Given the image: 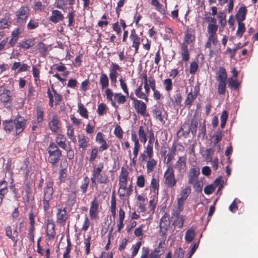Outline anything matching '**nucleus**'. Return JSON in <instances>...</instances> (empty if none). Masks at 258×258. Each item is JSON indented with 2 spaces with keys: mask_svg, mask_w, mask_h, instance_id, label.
Wrapping results in <instances>:
<instances>
[{
  "mask_svg": "<svg viewBox=\"0 0 258 258\" xmlns=\"http://www.w3.org/2000/svg\"><path fill=\"white\" fill-rule=\"evenodd\" d=\"M27 120L21 116H17L14 119L3 121L4 128L8 133L14 132L16 136L19 135L26 126Z\"/></svg>",
  "mask_w": 258,
  "mask_h": 258,
  "instance_id": "nucleus-1",
  "label": "nucleus"
},
{
  "mask_svg": "<svg viewBox=\"0 0 258 258\" xmlns=\"http://www.w3.org/2000/svg\"><path fill=\"white\" fill-rule=\"evenodd\" d=\"M104 167V165L103 162H100L97 165H93L92 175L90 178L93 186L96 185L97 183L106 184L110 182L109 175L106 171H103Z\"/></svg>",
  "mask_w": 258,
  "mask_h": 258,
  "instance_id": "nucleus-2",
  "label": "nucleus"
},
{
  "mask_svg": "<svg viewBox=\"0 0 258 258\" xmlns=\"http://www.w3.org/2000/svg\"><path fill=\"white\" fill-rule=\"evenodd\" d=\"M47 151L48 154V162L52 167L57 166L62 156V151L53 141L50 142Z\"/></svg>",
  "mask_w": 258,
  "mask_h": 258,
  "instance_id": "nucleus-3",
  "label": "nucleus"
},
{
  "mask_svg": "<svg viewBox=\"0 0 258 258\" xmlns=\"http://www.w3.org/2000/svg\"><path fill=\"white\" fill-rule=\"evenodd\" d=\"M53 181L52 179L47 180L43 188V207L45 212L48 211L50 208V202L53 198L54 193Z\"/></svg>",
  "mask_w": 258,
  "mask_h": 258,
  "instance_id": "nucleus-4",
  "label": "nucleus"
},
{
  "mask_svg": "<svg viewBox=\"0 0 258 258\" xmlns=\"http://www.w3.org/2000/svg\"><path fill=\"white\" fill-rule=\"evenodd\" d=\"M164 183L169 188H173L176 186L177 180L175 177L173 166L171 165L167 166L163 174Z\"/></svg>",
  "mask_w": 258,
  "mask_h": 258,
  "instance_id": "nucleus-5",
  "label": "nucleus"
},
{
  "mask_svg": "<svg viewBox=\"0 0 258 258\" xmlns=\"http://www.w3.org/2000/svg\"><path fill=\"white\" fill-rule=\"evenodd\" d=\"M130 99L132 100V105L137 113L142 116H149V113H147V105L143 101L137 99L132 93L130 95Z\"/></svg>",
  "mask_w": 258,
  "mask_h": 258,
  "instance_id": "nucleus-6",
  "label": "nucleus"
},
{
  "mask_svg": "<svg viewBox=\"0 0 258 258\" xmlns=\"http://www.w3.org/2000/svg\"><path fill=\"white\" fill-rule=\"evenodd\" d=\"M152 113L156 120L159 121L162 124L165 123V120L164 118L165 117V119H167L168 115L162 104L159 103L154 105L152 110Z\"/></svg>",
  "mask_w": 258,
  "mask_h": 258,
  "instance_id": "nucleus-7",
  "label": "nucleus"
},
{
  "mask_svg": "<svg viewBox=\"0 0 258 258\" xmlns=\"http://www.w3.org/2000/svg\"><path fill=\"white\" fill-rule=\"evenodd\" d=\"M170 216L169 214L167 213H164L163 216L160 219V235L163 237V239H165L166 235L167 230L170 226Z\"/></svg>",
  "mask_w": 258,
  "mask_h": 258,
  "instance_id": "nucleus-8",
  "label": "nucleus"
},
{
  "mask_svg": "<svg viewBox=\"0 0 258 258\" xmlns=\"http://www.w3.org/2000/svg\"><path fill=\"white\" fill-rule=\"evenodd\" d=\"M30 9L26 6H22L16 12L17 23H25L29 15Z\"/></svg>",
  "mask_w": 258,
  "mask_h": 258,
  "instance_id": "nucleus-9",
  "label": "nucleus"
},
{
  "mask_svg": "<svg viewBox=\"0 0 258 258\" xmlns=\"http://www.w3.org/2000/svg\"><path fill=\"white\" fill-rule=\"evenodd\" d=\"M198 122L195 118H192L190 124L186 123H184L180 127V131H183V135H188L191 132L193 136H195L197 133Z\"/></svg>",
  "mask_w": 258,
  "mask_h": 258,
  "instance_id": "nucleus-10",
  "label": "nucleus"
},
{
  "mask_svg": "<svg viewBox=\"0 0 258 258\" xmlns=\"http://www.w3.org/2000/svg\"><path fill=\"white\" fill-rule=\"evenodd\" d=\"M119 189L118 190V194L121 200H124L128 199L133 192L132 183L127 186V184L118 185Z\"/></svg>",
  "mask_w": 258,
  "mask_h": 258,
  "instance_id": "nucleus-11",
  "label": "nucleus"
},
{
  "mask_svg": "<svg viewBox=\"0 0 258 258\" xmlns=\"http://www.w3.org/2000/svg\"><path fill=\"white\" fill-rule=\"evenodd\" d=\"M200 174V169L198 167H191L188 175V182L189 184L194 185V187H196L197 184L199 185V181L198 176Z\"/></svg>",
  "mask_w": 258,
  "mask_h": 258,
  "instance_id": "nucleus-12",
  "label": "nucleus"
},
{
  "mask_svg": "<svg viewBox=\"0 0 258 258\" xmlns=\"http://www.w3.org/2000/svg\"><path fill=\"white\" fill-rule=\"evenodd\" d=\"M56 222L60 225H64L69 219V215L66 208H59L56 210Z\"/></svg>",
  "mask_w": 258,
  "mask_h": 258,
  "instance_id": "nucleus-13",
  "label": "nucleus"
},
{
  "mask_svg": "<svg viewBox=\"0 0 258 258\" xmlns=\"http://www.w3.org/2000/svg\"><path fill=\"white\" fill-rule=\"evenodd\" d=\"M186 160V157H179L174 165L175 168L177 170L179 176H181V177H183L184 173L187 169Z\"/></svg>",
  "mask_w": 258,
  "mask_h": 258,
  "instance_id": "nucleus-14",
  "label": "nucleus"
},
{
  "mask_svg": "<svg viewBox=\"0 0 258 258\" xmlns=\"http://www.w3.org/2000/svg\"><path fill=\"white\" fill-rule=\"evenodd\" d=\"M129 38L132 43V46L134 48L135 52L136 53H138L139 46L141 43V38L136 33L135 29H133L131 31Z\"/></svg>",
  "mask_w": 258,
  "mask_h": 258,
  "instance_id": "nucleus-15",
  "label": "nucleus"
},
{
  "mask_svg": "<svg viewBox=\"0 0 258 258\" xmlns=\"http://www.w3.org/2000/svg\"><path fill=\"white\" fill-rule=\"evenodd\" d=\"M117 71H122L121 68L118 64L112 62L109 74V78L112 84H115L117 82Z\"/></svg>",
  "mask_w": 258,
  "mask_h": 258,
  "instance_id": "nucleus-16",
  "label": "nucleus"
},
{
  "mask_svg": "<svg viewBox=\"0 0 258 258\" xmlns=\"http://www.w3.org/2000/svg\"><path fill=\"white\" fill-rule=\"evenodd\" d=\"M55 225L52 220H48L46 224V239L47 240L54 239L56 236Z\"/></svg>",
  "mask_w": 258,
  "mask_h": 258,
  "instance_id": "nucleus-17",
  "label": "nucleus"
},
{
  "mask_svg": "<svg viewBox=\"0 0 258 258\" xmlns=\"http://www.w3.org/2000/svg\"><path fill=\"white\" fill-rule=\"evenodd\" d=\"M149 130L148 127L146 125L145 123L144 125H142L139 126L138 130V136L139 138L140 141L145 144L147 141V134L149 135Z\"/></svg>",
  "mask_w": 258,
  "mask_h": 258,
  "instance_id": "nucleus-18",
  "label": "nucleus"
},
{
  "mask_svg": "<svg viewBox=\"0 0 258 258\" xmlns=\"http://www.w3.org/2000/svg\"><path fill=\"white\" fill-rule=\"evenodd\" d=\"M99 204L97 198L95 197L91 202V206L89 210V215L91 220L97 218L98 216L97 210L98 209Z\"/></svg>",
  "mask_w": 258,
  "mask_h": 258,
  "instance_id": "nucleus-19",
  "label": "nucleus"
},
{
  "mask_svg": "<svg viewBox=\"0 0 258 258\" xmlns=\"http://www.w3.org/2000/svg\"><path fill=\"white\" fill-rule=\"evenodd\" d=\"M103 136L104 135L101 132H98L95 138L96 142L97 143L101 145L99 148V151L100 152H102L103 151L106 150L109 147L106 141L104 139Z\"/></svg>",
  "mask_w": 258,
  "mask_h": 258,
  "instance_id": "nucleus-20",
  "label": "nucleus"
},
{
  "mask_svg": "<svg viewBox=\"0 0 258 258\" xmlns=\"http://www.w3.org/2000/svg\"><path fill=\"white\" fill-rule=\"evenodd\" d=\"M195 39V31L191 29H187L185 33L183 41L181 44L187 46L192 43Z\"/></svg>",
  "mask_w": 258,
  "mask_h": 258,
  "instance_id": "nucleus-21",
  "label": "nucleus"
},
{
  "mask_svg": "<svg viewBox=\"0 0 258 258\" xmlns=\"http://www.w3.org/2000/svg\"><path fill=\"white\" fill-rule=\"evenodd\" d=\"M129 172L124 167H122L119 175L118 185L127 184Z\"/></svg>",
  "mask_w": 258,
  "mask_h": 258,
  "instance_id": "nucleus-22",
  "label": "nucleus"
},
{
  "mask_svg": "<svg viewBox=\"0 0 258 258\" xmlns=\"http://www.w3.org/2000/svg\"><path fill=\"white\" fill-rule=\"evenodd\" d=\"M63 18V15L60 11L57 10H54L51 12V15L50 16L49 20L54 24H56L62 21Z\"/></svg>",
  "mask_w": 258,
  "mask_h": 258,
  "instance_id": "nucleus-23",
  "label": "nucleus"
},
{
  "mask_svg": "<svg viewBox=\"0 0 258 258\" xmlns=\"http://www.w3.org/2000/svg\"><path fill=\"white\" fill-rule=\"evenodd\" d=\"M59 120L58 116L54 114L52 116L51 120L49 121L48 125L50 130L53 133H57L59 128Z\"/></svg>",
  "mask_w": 258,
  "mask_h": 258,
  "instance_id": "nucleus-24",
  "label": "nucleus"
},
{
  "mask_svg": "<svg viewBox=\"0 0 258 258\" xmlns=\"http://www.w3.org/2000/svg\"><path fill=\"white\" fill-rule=\"evenodd\" d=\"M154 153H150L148 156V160L147 161V172L150 173L153 171L155 167L157 165V160L153 158Z\"/></svg>",
  "mask_w": 258,
  "mask_h": 258,
  "instance_id": "nucleus-25",
  "label": "nucleus"
},
{
  "mask_svg": "<svg viewBox=\"0 0 258 258\" xmlns=\"http://www.w3.org/2000/svg\"><path fill=\"white\" fill-rule=\"evenodd\" d=\"M149 140L148 142V144L145 149H146V152L148 153V154L150 153H154L153 151V143L155 141V137L154 133L152 129L150 130L149 131V136H148Z\"/></svg>",
  "mask_w": 258,
  "mask_h": 258,
  "instance_id": "nucleus-26",
  "label": "nucleus"
},
{
  "mask_svg": "<svg viewBox=\"0 0 258 258\" xmlns=\"http://www.w3.org/2000/svg\"><path fill=\"white\" fill-rule=\"evenodd\" d=\"M11 92L4 87L0 88V99L4 103H7L11 99Z\"/></svg>",
  "mask_w": 258,
  "mask_h": 258,
  "instance_id": "nucleus-27",
  "label": "nucleus"
},
{
  "mask_svg": "<svg viewBox=\"0 0 258 258\" xmlns=\"http://www.w3.org/2000/svg\"><path fill=\"white\" fill-rule=\"evenodd\" d=\"M67 138L65 136L61 134L57 135L55 138V143L57 146L63 150H67V145L66 144Z\"/></svg>",
  "mask_w": 258,
  "mask_h": 258,
  "instance_id": "nucleus-28",
  "label": "nucleus"
},
{
  "mask_svg": "<svg viewBox=\"0 0 258 258\" xmlns=\"http://www.w3.org/2000/svg\"><path fill=\"white\" fill-rule=\"evenodd\" d=\"M23 32V30L21 28H17L14 30L11 35V38L9 42V44L11 47H14L18 39L19 35Z\"/></svg>",
  "mask_w": 258,
  "mask_h": 258,
  "instance_id": "nucleus-29",
  "label": "nucleus"
},
{
  "mask_svg": "<svg viewBox=\"0 0 258 258\" xmlns=\"http://www.w3.org/2000/svg\"><path fill=\"white\" fill-rule=\"evenodd\" d=\"M216 80L218 82H226L227 75L226 70L223 67H220L217 72Z\"/></svg>",
  "mask_w": 258,
  "mask_h": 258,
  "instance_id": "nucleus-30",
  "label": "nucleus"
},
{
  "mask_svg": "<svg viewBox=\"0 0 258 258\" xmlns=\"http://www.w3.org/2000/svg\"><path fill=\"white\" fill-rule=\"evenodd\" d=\"M77 201V191L76 190L70 191L67 195V200L66 201L67 205L69 207H72L75 205Z\"/></svg>",
  "mask_w": 258,
  "mask_h": 258,
  "instance_id": "nucleus-31",
  "label": "nucleus"
},
{
  "mask_svg": "<svg viewBox=\"0 0 258 258\" xmlns=\"http://www.w3.org/2000/svg\"><path fill=\"white\" fill-rule=\"evenodd\" d=\"M88 139L85 135L82 134L78 136V146L79 148L83 150H86L88 146Z\"/></svg>",
  "mask_w": 258,
  "mask_h": 258,
  "instance_id": "nucleus-32",
  "label": "nucleus"
},
{
  "mask_svg": "<svg viewBox=\"0 0 258 258\" xmlns=\"http://www.w3.org/2000/svg\"><path fill=\"white\" fill-rule=\"evenodd\" d=\"M247 10L245 7H241L239 8L238 12L235 15V18L237 21L242 22L245 19Z\"/></svg>",
  "mask_w": 258,
  "mask_h": 258,
  "instance_id": "nucleus-33",
  "label": "nucleus"
},
{
  "mask_svg": "<svg viewBox=\"0 0 258 258\" xmlns=\"http://www.w3.org/2000/svg\"><path fill=\"white\" fill-rule=\"evenodd\" d=\"M35 44V39H28L19 43L18 46L25 49H29Z\"/></svg>",
  "mask_w": 258,
  "mask_h": 258,
  "instance_id": "nucleus-34",
  "label": "nucleus"
},
{
  "mask_svg": "<svg viewBox=\"0 0 258 258\" xmlns=\"http://www.w3.org/2000/svg\"><path fill=\"white\" fill-rule=\"evenodd\" d=\"M190 192V187L186 186L185 188L181 189L180 194V197L178 198L177 200L185 202Z\"/></svg>",
  "mask_w": 258,
  "mask_h": 258,
  "instance_id": "nucleus-35",
  "label": "nucleus"
},
{
  "mask_svg": "<svg viewBox=\"0 0 258 258\" xmlns=\"http://www.w3.org/2000/svg\"><path fill=\"white\" fill-rule=\"evenodd\" d=\"M196 233L195 230L192 228L187 229L185 232L184 239L186 242L189 243L194 239Z\"/></svg>",
  "mask_w": 258,
  "mask_h": 258,
  "instance_id": "nucleus-36",
  "label": "nucleus"
},
{
  "mask_svg": "<svg viewBox=\"0 0 258 258\" xmlns=\"http://www.w3.org/2000/svg\"><path fill=\"white\" fill-rule=\"evenodd\" d=\"M99 83L102 90L107 88L109 86V79L106 74L101 73L100 77Z\"/></svg>",
  "mask_w": 258,
  "mask_h": 258,
  "instance_id": "nucleus-37",
  "label": "nucleus"
},
{
  "mask_svg": "<svg viewBox=\"0 0 258 258\" xmlns=\"http://www.w3.org/2000/svg\"><path fill=\"white\" fill-rule=\"evenodd\" d=\"M150 189L151 191L158 194L159 189V180L158 178H156L153 177L150 184Z\"/></svg>",
  "mask_w": 258,
  "mask_h": 258,
  "instance_id": "nucleus-38",
  "label": "nucleus"
},
{
  "mask_svg": "<svg viewBox=\"0 0 258 258\" xmlns=\"http://www.w3.org/2000/svg\"><path fill=\"white\" fill-rule=\"evenodd\" d=\"M151 4L154 6L156 10L159 12L164 17L166 16V10L164 8L163 6L159 3L158 0H152Z\"/></svg>",
  "mask_w": 258,
  "mask_h": 258,
  "instance_id": "nucleus-39",
  "label": "nucleus"
},
{
  "mask_svg": "<svg viewBox=\"0 0 258 258\" xmlns=\"http://www.w3.org/2000/svg\"><path fill=\"white\" fill-rule=\"evenodd\" d=\"M197 97V96L192 94V90L191 89L190 91L187 94L184 101V103L185 106H188L189 108L192 105Z\"/></svg>",
  "mask_w": 258,
  "mask_h": 258,
  "instance_id": "nucleus-40",
  "label": "nucleus"
},
{
  "mask_svg": "<svg viewBox=\"0 0 258 258\" xmlns=\"http://www.w3.org/2000/svg\"><path fill=\"white\" fill-rule=\"evenodd\" d=\"M181 52L180 54L182 56V60L184 61H187L189 59V53L188 52L187 45L180 44Z\"/></svg>",
  "mask_w": 258,
  "mask_h": 258,
  "instance_id": "nucleus-41",
  "label": "nucleus"
},
{
  "mask_svg": "<svg viewBox=\"0 0 258 258\" xmlns=\"http://www.w3.org/2000/svg\"><path fill=\"white\" fill-rule=\"evenodd\" d=\"M105 94L107 101H110L111 105L115 108L118 107L116 102L113 100V96L114 95L113 91L109 88H106L105 90Z\"/></svg>",
  "mask_w": 258,
  "mask_h": 258,
  "instance_id": "nucleus-42",
  "label": "nucleus"
},
{
  "mask_svg": "<svg viewBox=\"0 0 258 258\" xmlns=\"http://www.w3.org/2000/svg\"><path fill=\"white\" fill-rule=\"evenodd\" d=\"M25 195L23 197V200L25 201L26 203L29 204L30 200V197L32 193V189L29 183H25Z\"/></svg>",
  "mask_w": 258,
  "mask_h": 258,
  "instance_id": "nucleus-43",
  "label": "nucleus"
},
{
  "mask_svg": "<svg viewBox=\"0 0 258 258\" xmlns=\"http://www.w3.org/2000/svg\"><path fill=\"white\" fill-rule=\"evenodd\" d=\"M67 135L68 137L73 143H75L76 142V139L74 133V128L70 124L67 125Z\"/></svg>",
  "mask_w": 258,
  "mask_h": 258,
  "instance_id": "nucleus-44",
  "label": "nucleus"
},
{
  "mask_svg": "<svg viewBox=\"0 0 258 258\" xmlns=\"http://www.w3.org/2000/svg\"><path fill=\"white\" fill-rule=\"evenodd\" d=\"M223 136V131L218 129L213 136V138L214 139L213 141V144L216 145L218 144L222 140Z\"/></svg>",
  "mask_w": 258,
  "mask_h": 258,
  "instance_id": "nucleus-45",
  "label": "nucleus"
},
{
  "mask_svg": "<svg viewBox=\"0 0 258 258\" xmlns=\"http://www.w3.org/2000/svg\"><path fill=\"white\" fill-rule=\"evenodd\" d=\"M52 92H53V98H54V104L55 106L58 105L60 102L62 100V96L59 94H58L56 90L54 88L53 85H52L51 86Z\"/></svg>",
  "mask_w": 258,
  "mask_h": 258,
  "instance_id": "nucleus-46",
  "label": "nucleus"
},
{
  "mask_svg": "<svg viewBox=\"0 0 258 258\" xmlns=\"http://www.w3.org/2000/svg\"><path fill=\"white\" fill-rule=\"evenodd\" d=\"M185 218V216L183 215L175 218L173 222V225L181 229L183 227Z\"/></svg>",
  "mask_w": 258,
  "mask_h": 258,
  "instance_id": "nucleus-47",
  "label": "nucleus"
},
{
  "mask_svg": "<svg viewBox=\"0 0 258 258\" xmlns=\"http://www.w3.org/2000/svg\"><path fill=\"white\" fill-rule=\"evenodd\" d=\"M107 110V106L104 103H101L98 105L97 112L99 116H102L106 114Z\"/></svg>",
  "mask_w": 258,
  "mask_h": 258,
  "instance_id": "nucleus-48",
  "label": "nucleus"
},
{
  "mask_svg": "<svg viewBox=\"0 0 258 258\" xmlns=\"http://www.w3.org/2000/svg\"><path fill=\"white\" fill-rule=\"evenodd\" d=\"M37 47L40 54L43 56H45L48 51V46L43 42H40L38 43Z\"/></svg>",
  "mask_w": 258,
  "mask_h": 258,
  "instance_id": "nucleus-49",
  "label": "nucleus"
},
{
  "mask_svg": "<svg viewBox=\"0 0 258 258\" xmlns=\"http://www.w3.org/2000/svg\"><path fill=\"white\" fill-rule=\"evenodd\" d=\"M83 182L81 185L80 188V190L82 191V194H86V192L87 191L88 186H89V183L90 182V180H89V177L87 176H86L85 177H84L83 178Z\"/></svg>",
  "mask_w": 258,
  "mask_h": 258,
  "instance_id": "nucleus-50",
  "label": "nucleus"
},
{
  "mask_svg": "<svg viewBox=\"0 0 258 258\" xmlns=\"http://www.w3.org/2000/svg\"><path fill=\"white\" fill-rule=\"evenodd\" d=\"M67 245L63 254V258H70V252L72 249V243L70 238L67 239Z\"/></svg>",
  "mask_w": 258,
  "mask_h": 258,
  "instance_id": "nucleus-51",
  "label": "nucleus"
},
{
  "mask_svg": "<svg viewBox=\"0 0 258 258\" xmlns=\"http://www.w3.org/2000/svg\"><path fill=\"white\" fill-rule=\"evenodd\" d=\"M238 28L236 33V35L239 38H241L243 33L245 31V25L242 22H237Z\"/></svg>",
  "mask_w": 258,
  "mask_h": 258,
  "instance_id": "nucleus-52",
  "label": "nucleus"
},
{
  "mask_svg": "<svg viewBox=\"0 0 258 258\" xmlns=\"http://www.w3.org/2000/svg\"><path fill=\"white\" fill-rule=\"evenodd\" d=\"M36 117L38 123H41L43 121L44 110L40 106H38L36 108Z\"/></svg>",
  "mask_w": 258,
  "mask_h": 258,
  "instance_id": "nucleus-53",
  "label": "nucleus"
},
{
  "mask_svg": "<svg viewBox=\"0 0 258 258\" xmlns=\"http://www.w3.org/2000/svg\"><path fill=\"white\" fill-rule=\"evenodd\" d=\"M78 112L81 116L86 119L88 118V112L86 108H85L84 105L82 103L78 104Z\"/></svg>",
  "mask_w": 258,
  "mask_h": 258,
  "instance_id": "nucleus-54",
  "label": "nucleus"
},
{
  "mask_svg": "<svg viewBox=\"0 0 258 258\" xmlns=\"http://www.w3.org/2000/svg\"><path fill=\"white\" fill-rule=\"evenodd\" d=\"M163 84L165 87V90L167 92H170L172 90L173 83L171 79L167 78L165 79L163 82Z\"/></svg>",
  "mask_w": 258,
  "mask_h": 258,
  "instance_id": "nucleus-55",
  "label": "nucleus"
},
{
  "mask_svg": "<svg viewBox=\"0 0 258 258\" xmlns=\"http://www.w3.org/2000/svg\"><path fill=\"white\" fill-rule=\"evenodd\" d=\"M114 98L116 100L117 103L119 104H124L126 101V97L120 93H115Z\"/></svg>",
  "mask_w": 258,
  "mask_h": 258,
  "instance_id": "nucleus-56",
  "label": "nucleus"
},
{
  "mask_svg": "<svg viewBox=\"0 0 258 258\" xmlns=\"http://www.w3.org/2000/svg\"><path fill=\"white\" fill-rule=\"evenodd\" d=\"M39 25L37 20L31 19L28 22L27 28L28 30H32L37 28Z\"/></svg>",
  "mask_w": 258,
  "mask_h": 258,
  "instance_id": "nucleus-57",
  "label": "nucleus"
},
{
  "mask_svg": "<svg viewBox=\"0 0 258 258\" xmlns=\"http://www.w3.org/2000/svg\"><path fill=\"white\" fill-rule=\"evenodd\" d=\"M172 102L177 106H180L182 101L181 94L179 92L176 93L173 96Z\"/></svg>",
  "mask_w": 258,
  "mask_h": 258,
  "instance_id": "nucleus-58",
  "label": "nucleus"
},
{
  "mask_svg": "<svg viewBox=\"0 0 258 258\" xmlns=\"http://www.w3.org/2000/svg\"><path fill=\"white\" fill-rule=\"evenodd\" d=\"M54 5L56 8L63 11L67 10V3L65 0H55Z\"/></svg>",
  "mask_w": 258,
  "mask_h": 258,
  "instance_id": "nucleus-59",
  "label": "nucleus"
},
{
  "mask_svg": "<svg viewBox=\"0 0 258 258\" xmlns=\"http://www.w3.org/2000/svg\"><path fill=\"white\" fill-rule=\"evenodd\" d=\"M239 86V83L236 79L229 78L228 79V87L231 89H237Z\"/></svg>",
  "mask_w": 258,
  "mask_h": 258,
  "instance_id": "nucleus-60",
  "label": "nucleus"
},
{
  "mask_svg": "<svg viewBox=\"0 0 258 258\" xmlns=\"http://www.w3.org/2000/svg\"><path fill=\"white\" fill-rule=\"evenodd\" d=\"M99 149L95 147L93 148L90 151L89 161L92 162L95 161L97 157Z\"/></svg>",
  "mask_w": 258,
  "mask_h": 258,
  "instance_id": "nucleus-61",
  "label": "nucleus"
},
{
  "mask_svg": "<svg viewBox=\"0 0 258 258\" xmlns=\"http://www.w3.org/2000/svg\"><path fill=\"white\" fill-rule=\"evenodd\" d=\"M114 134L115 135L116 137L118 138L119 139H122L123 132L119 125L117 124L115 126L114 131Z\"/></svg>",
  "mask_w": 258,
  "mask_h": 258,
  "instance_id": "nucleus-62",
  "label": "nucleus"
},
{
  "mask_svg": "<svg viewBox=\"0 0 258 258\" xmlns=\"http://www.w3.org/2000/svg\"><path fill=\"white\" fill-rule=\"evenodd\" d=\"M145 178L143 175H140L137 178L136 184L140 188H143L145 186Z\"/></svg>",
  "mask_w": 258,
  "mask_h": 258,
  "instance_id": "nucleus-63",
  "label": "nucleus"
},
{
  "mask_svg": "<svg viewBox=\"0 0 258 258\" xmlns=\"http://www.w3.org/2000/svg\"><path fill=\"white\" fill-rule=\"evenodd\" d=\"M208 40L213 42V45L216 46L218 43L217 33L208 34Z\"/></svg>",
  "mask_w": 258,
  "mask_h": 258,
  "instance_id": "nucleus-64",
  "label": "nucleus"
}]
</instances>
